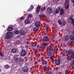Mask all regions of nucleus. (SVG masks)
<instances>
[{
    "mask_svg": "<svg viewBox=\"0 0 74 74\" xmlns=\"http://www.w3.org/2000/svg\"><path fill=\"white\" fill-rule=\"evenodd\" d=\"M69 5H66V6L65 8V9H68L69 8Z\"/></svg>",
    "mask_w": 74,
    "mask_h": 74,
    "instance_id": "c03bdc74",
    "label": "nucleus"
},
{
    "mask_svg": "<svg viewBox=\"0 0 74 74\" xmlns=\"http://www.w3.org/2000/svg\"><path fill=\"white\" fill-rule=\"evenodd\" d=\"M47 11L49 13L52 14V10L51 8H47Z\"/></svg>",
    "mask_w": 74,
    "mask_h": 74,
    "instance_id": "f8f14e48",
    "label": "nucleus"
},
{
    "mask_svg": "<svg viewBox=\"0 0 74 74\" xmlns=\"http://www.w3.org/2000/svg\"><path fill=\"white\" fill-rule=\"evenodd\" d=\"M58 0V1H60V0Z\"/></svg>",
    "mask_w": 74,
    "mask_h": 74,
    "instance_id": "052dcab7",
    "label": "nucleus"
},
{
    "mask_svg": "<svg viewBox=\"0 0 74 74\" xmlns=\"http://www.w3.org/2000/svg\"><path fill=\"white\" fill-rule=\"evenodd\" d=\"M62 23L63 26H65V25H66V22L63 21L62 22Z\"/></svg>",
    "mask_w": 74,
    "mask_h": 74,
    "instance_id": "2f4dec72",
    "label": "nucleus"
},
{
    "mask_svg": "<svg viewBox=\"0 0 74 74\" xmlns=\"http://www.w3.org/2000/svg\"><path fill=\"white\" fill-rule=\"evenodd\" d=\"M60 63V58L58 59L56 61V62L55 63L56 65H59V64Z\"/></svg>",
    "mask_w": 74,
    "mask_h": 74,
    "instance_id": "9d476101",
    "label": "nucleus"
},
{
    "mask_svg": "<svg viewBox=\"0 0 74 74\" xmlns=\"http://www.w3.org/2000/svg\"><path fill=\"white\" fill-rule=\"evenodd\" d=\"M72 33L73 35H74V30L73 31Z\"/></svg>",
    "mask_w": 74,
    "mask_h": 74,
    "instance_id": "5fc2aeb1",
    "label": "nucleus"
},
{
    "mask_svg": "<svg viewBox=\"0 0 74 74\" xmlns=\"http://www.w3.org/2000/svg\"><path fill=\"white\" fill-rule=\"evenodd\" d=\"M64 10L62 9L60 10V15H63L64 14Z\"/></svg>",
    "mask_w": 74,
    "mask_h": 74,
    "instance_id": "2eb2a0df",
    "label": "nucleus"
},
{
    "mask_svg": "<svg viewBox=\"0 0 74 74\" xmlns=\"http://www.w3.org/2000/svg\"><path fill=\"white\" fill-rule=\"evenodd\" d=\"M48 44L45 43H43L42 44V46L40 48L42 49H45L47 47V46H48Z\"/></svg>",
    "mask_w": 74,
    "mask_h": 74,
    "instance_id": "7ed1b4c3",
    "label": "nucleus"
},
{
    "mask_svg": "<svg viewBox=\"0 0 74 74\" xmlns=\"http://www.w3.org/2000/svg\"><path fill=\"white\" fill-rule=\"evenodd\" d=\"M12 53H15L16 52V49H12Z\"/></svg>",
    "mask_w": 74,
    "mask_h": 74,
    "instance_id": "aec40b11",
    "label": "nucleus"
},
{
    "mask_svg": "<svg viewBox=\"0 0 74 74\" xmlns=\"http://www.w3.org/2000/svg\"><path fill=\"white\" fill-rule=\"evenodd\" d=\"M40 8H40V6L39 5H38L36 10V13H39V12H40Z\"/></svg>",
    "mask_w": 74,
    "mask_h": 74,
    "instance_id": "423d86ee",
    "label": "nucleus"
},
{
    "mask_svg": "<svg viewBox=\"0 0 74 74\" xmlns=\"http://www.w3.org/2000/svg\"><path fill=\"white\" fill-rule=\"evenodd\" d=\"M25 31H21L20 32V34L21 36H23L25 34Z\"/></svg>",
    "mask_w": 74,
    "mask_h": 74,
    "instance_id": "4be33fe9",
    "label": "nucleus"
},
{
    "mask_svg": "<svg viewBox=\"0 0 74 74\" xmlns=\"http://www.w3.org/2000/svg\"><path fill=\"white\" fill-rule=\"evenodd\" d=\"M72 58L71 57H68V60L70 62V61H71L72 60Z\"/></svg>",
    "mask_w": 74,
    "mask_h": 74,
    "instance_id": "cd10ccee",
    "label": "nucleus"
},
{
    "mask_svg": "<svg viewBox=\"0 0 74 74\" xmlns=\"http://www.w3.org/2000/svg\"><path fill=\"white\" fill-rule=\"evenodd\" d=\"M69 19H70L71 21L72 20V19H74L72 17H70L69 18Z\"/></svg>",
    "mask_w": 74,
    "mask_h": 74,
    "instance_id": "8fccbe9b",
    "label": "nucleus"
},
{
    "mask_svg": "<svg viewBox=\"0 0 74 74\" xmlns=\"http://www.w3.org/2000/svg\"><path fill=\"white\" fill-rule=\"evenodd\" d=\"M24 18H23V16H22L21 18H20V19L21 20H22V19H23Z\"/></svg>",
    "mask_w": 74,
    "mask_h": 74,
    "instance_id": "de8ad7c7",
    "label": "nucleus"
},
{
    "mask_svg": "<svg viewBox=\"0 0 74 74\" xmlns=\"http://www.w3.org/2000/svg\"><path fill=\"white\" fill-rule=\"evenodd\" d=\"M27 40H29V39L28 38H27Z\"/></svg>",
    "mask_w": 74,
    "mask_h": 74,
    "instance_id": "4d7b16f0",
    "label": "nucleus"
},
{
    "mask_svg": "<svg viewBox=\"0 0 74 74\" xmlns=\"http://www.w3.org/2000/svg\"><path fill=\"white\" fill-rule=\"evenodd\" d=\"M18 61L19 62H24V59L21 57L18 58Z\"/></svg>",
    "mask_w": 74,
    "mask_h": 74,
    "instance_id": "6e6552de",
    "label": "nucleus"
},
{
    "mask_svg": "<svg viewBox=\"0 0 74 74\" xmlns=\"http://www.w3.org/2000/svg\"><path fill=\"white\" fill-rule=\"evenodd\" d=\"M33 31H37L38 30V28L37 27H34L33 28Z\"/></svg>",
    "mask_w": 74,
    "mask_h": 74,
    "instance_id": "c85d7f7f",
    "label": "nucleus"
},
{
    "mask_svg": "<svg viewBox=\"0 0 74 74\" xmlns=\"http://www.w3.org/2000/svg\"><path fill=\"white\" fill-rule=\"evenodd\" d=\"M65 73L66 74H69V71L68 70H66Z\"/></svg>",
    "mask_w": 74,
    "mask_h": 74,
    "instance_id": "a19ab883",
    "label": "nucleus"
},
{
    "mask_svg": "<svg viewBox=\"0 0 74 74\" xmlns=\"http://www.w3.org/2000/svg\"><path fill=\"white\" fill-rule=\"evenodd\" d=\"M0 55L2 57H3V54H2V53H0Z\"/></svg>",
    "mask_w": 74,
    "mask_h": 74,
    "instance_id": "09e8293b",
    "label": "nucleus"
},
{
    "mask_svg": "<svg viewBox=\"0 0 74 74\" xmlns=\"http://www.w3.org/2000/svg\"><path fill=\"white\" fill-rule=\"evenodd\" d=\"M71 58L73 59H74V53H72L71 54Z\"/></svg>",
    "mask_w": 74,
    "mask_h": 74,
    "instance_id": "7c9ffc66",
    "label": "nucleus"
},
{
    "mask_svg": "<svg viewBox=\"0 0 74 74\" xmlns=\"http://www.w3.org/2000/svg\"><path fill=\"white\" fill-rule=\"evenodd\" d=\"M74 51L71 50H69V51H66V53L67 54H71V53H74Z\"/></svg>",
    "mask_w": 74,
    "mask_h": 74,
    "instance_id": "9b49d317",
    "label": "nucleus"
},
{
    "mask_svg": "<svg viewBox=\"0 0 74 74\" xmlns=\"http://www.w3.org/2000/svg\"><path fill=\"white\" fill-rule=\"evenodd\" d=\"M57 74H62L61 72H58Z\"/></svg>",
    "mask_w": 74,
    "mask_h": 74,
    "instance_id": "603ef678",
    "label": "nucleus"
},
{
    "mask_svg": "<svg viewBox=\"0 0 74 74\" xmlns=\"http://www.w3.org/2000/svg\"><path fill=\"white\" fill-rule=\"evenodd\" d=\"M49 27V26H48V25H47V26H46V27L45 28V29H46V30H48Z\"/></svg>",
    "mask_w": 74,
    "mask_h": 74,
    "instance_id": "37998d69",
    "label": "nucleus"
},
{
    "mask_svg": "<svg viewBox=\"0 0 74 74\" xmlns=\"http://www.w3.org/2000/svg\"><path fill=\"white\" fill-rule=\"evenodd\" d=\"M25 24H27L28 25H29V24H30V20H26L25 21Z\"/></svg>",
    "mask_w": 74,
    "mask_h": 74,
    "instance_id": "f3484780",
    "label": "nucleus"
},
{
    "mask_svg": "<svg viewBox=\"0 0 74 74\" xmlns=\"http://www.w3.org/2000/svg\"><path fill=\"white\" fill-rule=\"evenodd\" d=\"M13 28L12 27H8V29L7 30L8 31H11V30H12Z\"/></svg>",
    "mask_w": 74,
    "mask_h": 74,
    "instance_id": "412c9836",
    "label": "nucleus"
},
{
    "mask_svg": "<svg viewBox=\"0 0 74 74\" xmlns=\"http://www.w3.org/2000/svg\"><path fill=\"white\" fill-rule=\"evenodd\" d=\"M59 12V10H58L57 9L56 10V14H58Z\"/></svg>",
    "mask_w": 74,
    "mask_h": 74,
    "instance_id": "ea45409f",
    "label": "nucleus"
},
{
    "mask_svg": "<svg viewBox=\"0 0 74 74\" xmlns=\"http://www.w3.org/2000/svg\"><path fill=\"white\" fill-rule=\"evenodd\" d=\"M25 66H27V65H28V64H27V63H25Z\"/></svg>",
    "mask_w": 74,
    "mask_h": 74,
    "instance_id": "864d4df0",
    "label": "nucleus"
},
{
    "mask_svg": "<svg viewBox=\"0 0 74 74\" xmlns=\"http://www.w3.org/2000/svg\"><path fill=\"white\" fill-rule=\"evenodd\" d=\"M39 17L40 18H46L47 16L46 15H44V14H40L39 15Z\"/></svg>",
    "mask_w": 74,
    "mask_h": 74,
    "instance_id": "ddd939ff",
    "label": "nucleus"
},
{
    "mask_svg": "<svg viewBox=\"0 0 74 74\" xmlns=\"http://www.w3.org/2000/svg\"><path fill=\"white\" fill-rule=\"evenodd\" d=\"M43 61L45 65H47L48 64V61L45 60H44Z\"/></svg>",
    "mask_w": 74,
    "mask_h": 74,
    "instance_id": "b1692460",
    "label": "nucleus"
},
{
    "mask_svg": "<svg viewBox=\"0 0 74 74\" xmlns=\"http://www.w3.org/2000/svg\"><path fill=\"white\" fill-rule=\"evenodd\" d=\"M15 74H18V73H16Z\"/></svg>",
    "mask_w": 74,
    "mask_h": 74,
    "instance_id": "bf43d9fd",
    "label": "nucleus"
},
{
    "mask_svg": "<svg viewBox=\"0 0 74 74\" xmlns=\"http://www.w3.org/2000/svg\"><path fill=\"white\" fill-rule=\"evenodd\" d=\"M4 68L5 69H8L10 68V66L8 64H6L4 66Z\"/></svg>",
    "mask_w": 74,
    "mask_h": 74,
    "instance_id": "4468645a",
    "label": "nucleus"
},
{
    "mask_svg": "<svg viewBox=\"0 0 74 74\" xmlns=\"http://www.w3.org/2000/svg\"><path fill=\"white\" fill-rule=\"evenodd\" d=\"M48 74H52V73L51 72H50L49 70H48L47 71Z\"/></svg>",
    "mask_w": 74,
    "mask_h": 74,
    "instance_id": "58836bf2",
    "label": "nucleus"
},
{
    "mask_svg": "<svg viewBox=\"0 0 74 74\" xmlns=\"http://www.w3.org/2000/svg\"><path fill=\"white\" fill-rule=\"evenodd\" d=\"M71 24H74V19H72L71 20Z\"/></svg>",
    "mask_w": 74,
    "mask_h": 74,
    "instance_id": "e433bc0d",
    "label": "nucleus"
},
{
    "mask_svg": "<svg viewBox=\"0 0 74 74\" xmlns=\"http://www.w3.org/2000/svg\"><path fill=\"white\" fill-rule=\"evenodd\" d=\"M1 71V69H0V72Z\"/></svg>",
    "mask_w": 74,
    "mask_h": 74,
    "instance_id": "680f3d73",
    "label": "nucleus"
},
{
    "mask_svg": "<svg viewBox=\"0 0 74 74\" xmlns=\"http://www.w3.org/2000/svg\"><path fill=\"white\" fill-rule=\"evenodd\" d=\"M50 56L49 59L50 60H52L53 59V58L54 57V56H55V55L53 54H52V55Z\"/></svg>",
    "mask_w": 74,
    "mask_h": 74,
    "instance_id": "dca6fc26",
    "label": "nucleus"
},
{
    "mask_svg": "<svg viewBox=\"0 0 74 74\" xmlns=\"http://www.w3.org/2000/svg\"><path fill=\"white\" fill-rule=\"evenodd\" d=\"M43 38L45 41H49V38L47 36H44Z\"/></svg>",
    "mask_w": 74,
    "mask_h": 74,
    "instance_id": "0eeeda50",
    "label": "nucleus"
},
{
    "mask_svg": "<svg viewBox=\"0 0 74 74\" xmlns=\"http://www.w3.org/2000/svg\"><path fill=\"white\" fill-rule=\"evenodd\" d=\"M52 48V47L51 46L49 47V49L47 50V51H51V49Z\"/></svg>",
    "mask_w": 74,
    "mask_h": 74,
    "instance_id": "c9c22d12",
    "label": "nucleus"
},
{
    "mask_svg": "<svg viewBox=\"0 0 74 74\" xmlns=\"http://www.w3.org/2000/svg\"><path fill=\"white\" fill-rule=\"evenodd\" d=\"M26 52L25 49H23H23L21 50V56H23L24 57L26 56Z\"/></svg>",
    "mask_w": 74,
    "mask_h": 74,
    "instance_id": "f03ea898",
    "label": "nucleus"
},
{
    "mask_svg": "<svg viewBox=\"0 0 74 74\" xmlns=\"http://www.w3.org/2000/svg\"><path fill=\"white\" fill-rule=\"evenodd\" d=\"M13 36V34L12 32H8L6 33V35L5 38L6 39H9L10 38H12Z\"/></svg>",
    "mask_w": 74,
    "mask_h": 74,
    "instance_id": "f257e3e1",
    "label": "nucleus"
},
{
    "mask_svg": "<svg viewBox=\"0 0 74 74\" xmlns=\"http://www.w3.org/2000/svg\"><path fill=\"white\" fill-rule=\"evenodd\" d=\"M18 58V55H15L14 56V60H16Z\"/></svg>",
    "mask_w": 74,
    "mask_h": 74,
    "instance_id": "a878e982",
    "label": "nucleus"
},
{
    "mask_svg": "<svg viewBox=\"0 0 74 74\" xmlns=\"http://www.w3.org/2000/svg\"><path fill=\"white\" fill-rule=\"evenodd\" d=\"M32 10V9L31 8H29L27 10V11H31Z\"/></svg>",
    "mask_w": 74,
    "mask_h": 74,
    "instance_id": "a18cd8bd",
    "label": "nucleus"
},
{
    "mask_svg": "<svg viewBox=\"0 0 74 74\" xmlns=\"http://www.w3.org/2000/svg\"><path fill=\"white\" fill-rule=\"evenodd\" d=\"M70 44L72 45H74V42L73 41H71L70 42Z\"/></svg>",
    "mask_w": 74,
    "mask_h": 74,
    "instance_id": "473e14b6",
    "label": "nucleus"
},
{
    "mask_svg": "<svg viewBox=\"0 0 74 74\" xmlns=\"http://www.w3.org/2000/svg\"><path fill=\"white\" fill-rule=\"evenodd\" d=\"M32 45L33 47H36V46L37 45V42H35L33 43L32 44Z\"/></svg>",
    "mask_w": 74,
    "mask_h": 74,
    "instance_id": "393cba45",
    "label": "nucleus"
},
{
    "mask_svg": "<svg viewBox=\"0 0 74 74\" xmlns=\"http://www.w3.org/2000/svg\"><path fill=\"white\" fill-rule=\"evenodd\" d=\"M40 23H41V22H40V21H37L35 24L36 27H40Z\"/></svg>",
    "mask_w": 74,
    "mask_h": 74,
    "instance_id": "39448f33",
    "label": "nucleus"
},
{
    "mask_svg": "<svg viewBox=\"0 0 74 74\" xmlns=\"http://www.w3.org/2000/svg\"><path fill=\"white\" fill-rule=\"evenodd\" d=\"M58 22L60 25H62V22H61V21L59 20H58Z\"/></svg>",
    "mask_w": 74,
    "mask_h": 74,
    "instance_id": "72a5a7b5",
    "label": "nucleus"
},
{
    "mask_svg": "<svg viewBox=\"0 0 74 74\" xmlns=\"http://www.w3.org/2000/svg\"><path fill=\"white\" fill-rule=\"evenodd\" d=\"M70 38L71 40H72V41H74V36L72 35H70Z\"/></svg>",
    "mask_w": 74,
    "mask_h": 74,
    "instance_id": "a211bd4d",
    "label": "nucleus"
},
{
    "mask_svg": "<svg viewBox=\"0 0 74 74\" xmlns=\"http://www.w3.org/2000/svg\"><path fill=\"white\" fill-rule=\"evenodd\" d=\"M47 66L46 65H45L44 66L43 69L44 71V72H45V71L47 69Z\"/></svg>",
    "mask_w": 74,
    "mask_h": 74,
    "instance_id": "5701e85b",
    "label": "nucleus"
},
{
    "mask_svg": "<svg viewBox=\"0 0 74 74\" xmlns=\"http://www.w3.org/2000/svg\"><path fill=\"white\" fill-rule=\"evenodd\" d=\"M69 37L68 36H66L65 37V40L66 41H68L69 40Z\"/></svg>",
    "mask_w": 74,
    "mask_h": 74,
    "instance_id": "6ab92c4d",
    "label": "nucleus"
},
{
    "mask_svg": "<svg viewBox=\"0 0 74 74\" xmlns=\"http://www.w3.org/2000/svg\"><path fill=\"white\" fill-rule=\"evenodd\" d=\"M22 70L24 72H27L29 70V68L27 66H25L23 68Z\"/></svg>",
    "mask_w": 74,
    "mask_h": 74,
    "instance_id": "20e7f679",
    "label": "nucleus"
},
{
    "mask_svg": "<svg viewBox=\"0 0 74 74\" xmlns=\"http://www.w3.org/2000/svg\"><path fill=\"white\" fill-rule=\"evenodd\" d=\"M36 52H38V49H36Z\"/></svg>",
    "mask_w": 74,
    "mask_h": 74,
    "instance_id": "3c124183",
    "label": "nucleus"
},
{
    "mask_svg": "<svg viewBox=\"0 0 74 74\" xmlns=\"http://www.w3.org/2000/svg\"><path fill=\"white\" fill-rule=\"evenodd\" d=\"M71 18H73V15H71Z\"/></svg>",
    "mask_w": 74,
    "mask_h": 74,
    "instance_id": "6e6d98bb",
    "label": "nucleus"
},
{
    "mask_svg": "<svg viewBox=\"0 0 74 74\" xmlns=\"http://www.w3.org/2000/svg\"><path fill=\"white\" fill-rule=\"evenodd\" d=\"M45 10V7H42L41 8V11H44Z\"/></svg>",
    "mask_w": 74,
    "mask_h": 74,
    "instance_id": "bb28decb",
    "label": "nucleus"
},
{
    "mask_svg": "<svg viewBox=\"0 0 74 74\" xmlns=\"http://www.w3.org/2000/svg\"><path fill=\"white\" fill-rule=\"evenodd\" d=\"M71 1L73 3V5H74V0H71Z\"/></svg>",
    "mask_w": 74,
    "mask_h": 74,
    "instance_id": "49530a36",
    "label": "nucleus"
},
{
    "mask_svg": "<svg viewBox=\"0 0 74 74\" xmlns=\"http://www.w3.org/2000/svg\"><path fill=\"white\" fill-rule=\"evenodd\" d=\"M73 27H74V23L73 24Z\"/></svg>",
    "mask_w": 74,
    "mask_h": 74,
    "instance_id": "13d9d810",
    "label": "nucleus"
},
{
    "mask_svg": "<svg viewBox=\"0 0 74 74\" xmlns=\"http://www.w3.org/2000/svg\"><path fill=\"white\" fill-rule=\"evenodd\" d=\"M28 18H32V14H29L28 15Z\"/></svg>",
    "mask_w": 74,
    "mask_h": 74,
    "instance_id": "f704fd0d",
    "label": "nucleus"
},
{
    "mask_svg": "<svg viewBox=\"0 0 74 74\" xmlns=\"http://www.w3.org/2000/svg\"><path fill=\"white\" fill-rule=\"evenodd\" d=\"M30 8H31V9H33V8H34V6H33V5H31Z\"/></svg>",
    "mask_w": 74,
    "mask_h": 74,
    "instance_id": "79ce46f5",
    "label": "nucleus"
},
{
    "mask_svg": "<svg viewBox=\"0 0 74 74\" xmlns=\"http://www.w3.org/2000/svg\"><path fill=\"white\" fill-rule=\"evenodd\" d=\"M58 47L57 45H56L54 47V51H56L58 50Z\"/></svg>",
    "mask_w": 74,
    "mask_h": 74,
    "instance_id": "c756f323",
    "label": "nucleus"
},
{
    "mask_svg": "<svg viewBox=\"0 0 74 74\" xmlns=\"http://www.w3.org/2000/svg\"><path fill=\"white\" fill-rule=\"evenodd\" d=\"M52 54H53L52 53L51 51L47 50V55L48 56H51Z\"/></svg>",
    "mask_w": 74,
    "mask_h": 74,
    "instance_id": "1a4fd4ad",
    "label": "nucleus"
},
{
    "mask_svg": "<svg viewBox=\"0 0 74 74\" xmlns=\"http://www.w3.org/2000/svg\"><path fill=\"white\" fill-rule=\"evenodd\" d=\"M19 32V31L18 30H16L15 31V34H18Z\"/></svg>",
    "mask_w": 74,
    "mask_h": 74,
    "instance_id": "4c0bfd02",
    "label": "nucleus"
}]
</instances>
